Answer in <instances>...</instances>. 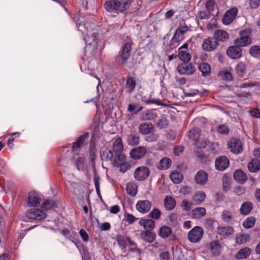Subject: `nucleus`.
I'll return each mask as SVG.
<instances>
[{"label":"nucleus","mask_w":260,"mask_h":260,"mask_svg":"<svg viewBox=\"0 0 260 260\" xmlns=\"http://www.w3.org/2000/svg\"><path fill=\"white\" fill-rule=\"evenodd\" d=\"M74 20L76 23V26L78 30L83 34L84 40L86 44L84 48L85 53H92L96 48L98 34L95 32H92L89 29L91 24L89 22L85 23L84 17L82 16L75 17Z\"/></svg>","instance_id":"nucleus-1"},{"label":"nucleus","mask_w":260,"mask_h":260,"mask_svg":"<svg viewBox=\"0 0 260 260\" xmlns=\"http://www.w3.org/2000/svg\"><path fill=\"white\" fill-rule=\"evenodd\" d=\"M131 4L130 0H113L107 1L105 4V9L110 12L118 14L127 9Z\"/></svg>","instance_id":"nucleus-2"},{"label":"nucleus","mask_w":260,"mask_h":260,"mask_svg":"<svg viewBox=\"0 0 260 260\" xmlns=\"http://www.w3.org/2000/svg\"><path fill=\"white\" fill-rule=\"evenodd\" d=\"M200 129L198 127L192 128L188 134L189 139L194 142V144L198 148H204L208 145L209 142L207 140H200Z\"/></svg>","instance_id":"nucleus-3"},{"label":"nucleus","mask_w":260,"mask_h":260,"mask_svg":"<svg viewBox=\"0 0 260 260\" xmlns=\"http://www.w3.org/2000/svg\"><path fill=\"white\" fill-rule=\"evenodd\" d=\"M204 230L200 226H195L187 234V239L192 243H199L204 236Z\"/></svg>","instance_id":"nucleus-4"},{"label":"nucleus","mask_w":260,"mask_h":260,"mask_svg":"<svg viewBox=\"0 0 260 260\" xmlns=\"http://www.w3.org/2000/svg\"><path fill=\"white\" fill-rule=\"evenodd\" d=\"M251 31L250 29H244L240 33V37L234 40V43L239 47H245L251 43L250 37Z\"/></svg>","instance_id":"nucleus-5"},{"label":"nucleus","mask_w":260,"mask_h":260,"mask_svg":"<svg viewBox=\"0 0 260 260\" xmlns=\"http://www.w3.org/2000/svg\"><path fill=\"white\" fill-rule=\"evenodd\" d=\"M177 70L181 75H191L196 71V68L191 63L185 62L179 64Z\"/></svg>","instance_id":"nucleus-6"},{"label":"nucleus","mask_w":260,"mask_h":260,"mask_svg":"<svg viewBox=\"0 0 260 260\" xmlns=\"http://www.w3.org/2000/svg\"><path fill=\"white\" fill-rule=\"evenodd\" d=\"M26 216L28 219L37 220L44 219L46 217L42 210L35 208L29 209L26 213Z\"/></svg>","instance_id":"nucleus-7"},{"label":"nucleus","mask_w":260,"mask_h":260,"mask_svg":"<svg viewBox=\"0 0 260 260\" xmlns=\"http://www.w3.org/2000/svg\"><path fill=\"white\" fill-rule=\"evenodd\" d=\"M110 144L108 143H107L101 149L100 155L101 159L103 160L106 161H112L114 157V153L112 151L111 149L108 148Z\"/></svg>","instance_id":"nucleus-8"},{"label":"nucleus","mask_w":260,"mask_h":260,"mask_svg":"<svg viewBox=\"0 0 260 260\" xmlns=\"http://www.w3.org/2000/svg\"><path fill=\"white\" fill-rule=\"evenodd\" d=\"M228 146L230 151L235 154L240 153L243 150L242 143L240 140L237 138L231 139Z\"/></svg>","instance_id":"nucleus-9"},{"label":"nucleus","mask_w":260,"mask_h":260,"mask_svg":"<svg viewBox=\"0 0 260 260\" xmlns=\"http://www.w3.org/2000/svg\"><path fill=\"white\" fill-rule=\"evenodd\" d=\"M149 175V170L148 168L142 166L138 168L134 172V176L136 180L142 181L146 179Z\"/></svg>","instance_id":"nucleus-10"},{"label":"nucleus","mask_w":260,"mask_h":260,"mask_svg":"<svg viewBox=\"0 0 260 260\" xmlns=\"http://www.w3.org/2000/svg\"><path fill=\"white\" fill-rule=\"evenodd\" d=\"M89 135L88 133L81 135L77 140L76 142L73 143L72 146V151L74 154L77 153L80 150L81 147L83 146L86 139L88 138Z\"/></svg>","instance_id":"nucleus-11"},{"label":"nucleus","mask_w":260,"mask_h":260,"mask_svg":"<svg viewBox=\"0 0 260 260\" xmlns=\"http://www.w3.org/2000/svg\"><path fill=\"white\" fill-rule=\"evenodd\" d=\"M41 199L36 191L29 192L28 194L27 205L29 207H37L40 205Z\"/></svg>","instance_id":"nucleus-12"},{"label":"nucleus","mask_w":260,"mask_h":260,"mask_svg":"<svg viewBox=\"0 0 260 260\" xmlns=\"http://www.w3.org/2000/svg\"><path fill=\"white\" fill-rule=\"evenodd\" d=\"M189 27L185 24L180 25L176 29L175 33L171 40V41L178 42L183 39V35L185 32L189 30Z\"/></svg>","instance_id":"nucleus-13"},{"label":"nucleus","mask_w":260,"mask_h":260,"mask_svg":"<svg viewBox=\"0 0 260 260\" xmlns=\"http://www.w3.org/2000/svg\"><path fill=\"white\" fill-rule=\"evenodd\" d=\"M226 54L232 59H238L242 54V50L238 46H232L229 47L226 50Z\"/></svg>","instance_id":"nucleus-14"},{"label":"nucleus","mask_w":260,"mask_h":260,"mask_svg":"<svg viewBox=\"0 0 260 260\" xmlns=\"http://www.w3.org/2000/svg\"><path fill=\"white\" fill-rule=\"evenodd\" d=\"M152 204L148 200H141L137 202L136 207L137 210L140 213H147L151 209Z\"/></svg>","instance_id":"nucleus-15"},{"label":"nucleus","mask_w":260,"mask_h":260,"mask_svg":"<svg viewBox=\"0 0 260 260\" xmlns=\"http://www.w3.org/2000/svg\"><path fill=\"white\" fill-rule=\"evenodd\" d=\"M230 164L228 158L224 156L217 157L215 162L216 169L220 171H222L226 169Z\"/></svg>","instance_id":"nucleus-16"},{"label":"nucleus","mask_w":260,"mask_h":260,"mask_svg":"<svg viewBox=\"0 0 260 260\" xmlns=\"http://www.w3.org/2000/svg\"><path fill=\"white\" fill-rule=\"evenodd\" d=\"M237 13L238 9L236 8H233L228 10L223 18V23L226 25L231 24L235 18Z\"/></svg>","instance_id":"nucleus-17"},{"label":"nucleus","mask_w":260,"mask_h":260,"mask_svg":"<svg viewBox=\"0 0 260 260\" xmlns=\"http://www.w3.org/2000/svg\"><path fill=\"white\" fill-rule=\"evenodd\" d=\"M147 153V149L145 147L140 146L133 149L130 151L131 157L134 159H140Z\"/></svg>","instance_id":"nucleus-18"},{"label":"nucleus","mask_w":260,"mask_h":260,"mask_svg":"<svg viewBox=\"0 0 260 260\" xmlns=\"http://www.w3.org/2000/svg\"><path fill=\"white\" fill-rule=\"evenodd\" d=\"M131 44L126 43L124 45L122 52L119 54V58L123 64H125L131 54Z\"/></svg>","instance_id":"nucleus-19"},{"label":"nucleus","mask_w":260,"mask_h":260,"mask_svg":"<svg viewBox=\"0 0 260 260\" xmlns=\"http://www.w3.org/2000/svg\"><path fill=\"white\" fill-rule=\"evenodd\" d=\"M68 238L70 239L76 246L79 250L82 257L83 256H88V252L86 247L79 241L76 240L73 237L70 236L68 237Z\"/></svg>","instance_id":"nucleus-20"},{"label":"nucleus","mask_w":260,"mask_h":260,"mask_svg":"<svg viewBox=\"0 0 260 260\" xmlns=\"http://www.w3.org/2000/svg\"><path fill=\"white\" fill-rule=\"evenodd\" d=\"M217 232L221 237L226 239L234 234V230L230 226H220L218 228Z\"/></svg>","instance_id":"nucleus-21"},{"label":"nucleus","mask_w":260,"mask_h":260,"mask_svg":"<svg viewBox=\"0 0 260 260\" xmlns=\"http://www.w3.org/2000/svg\"><path fill=\"white\" fill-rule=\"evenodd\" d=\"M217 45V43L213 38H209L204 41L202 47L204 50L212 51L216 49Z\"/></svg>","instance_id":"nucleus-22"},{"label":"nucleus","mask_w":260,"mask_h":260,"mask_svg":"<svg viewBox=\"0 0 260 260\" xmlns=\"http://www.w3.org/2000/svg\"><path fill=\"white\" fill-rule=\"evenodd\" d=\"M73 162L78 170H83L85 167V158L82 155L74 154Z\"/></svg>","instance_id":"nucleus-23"},{"label":"nucleus","mask_w":260,"mask_h":260,"mask_svg":"<svg viewBox=\"0 0 260 260\" xmlns=\"http://www.w3.org/2000/svg\"><path fill=\"white\" fill-rule=\"evenodd\" d=\"M123 150V145L122 142L121 138L117 137L114 140L113 146L112 150L115 155H117L119 153H122Z\"/></svg>","instance_id":"nucleus-24"},{"label":"nucleus","mask_w":260,"mask_h":260,"mask_svg":"<svg viewBox=\"0 0 260 260\" xmlns=\"http://www.w3.org/2000/svg\"><path fill=\"white\" fill-rule=\"evenodd\" d=\"M196 182L199 185H205L208 181V175L204 171H200L195 176Z\"/></svg>","instance_id":"nucleus-25"},{"label":"nucleus","mask_w":260,"mask_h":260,"mask_svg":"<svg viewBox=\"0 0 260 260\" xmlns=\"http://www.w3.org/2000/svg\"><path fill=\"white\" fill-rule=\"evenodd\" d=\"M139 224L143 226L145 231H151L155 226V222L150 219H141Z\"/></svg>","instance_id":"nucleus-26"},{"label":"nucleus","mask_w":260,"mask_h":260,"mask_svg":"<svg viewBox=\"0 0 260 260\" xmlns=\"http://www.w3.org/2000/svg\"><path fill=\"white\" fill-rule=\"evenodd\" d=\"M248 170L252 173H256L260 170V162L257 158L252 159L247 164Z\"/></svg>","instance_id":"nucleus-27"},{"label":"nucleus","mask_w":260,"mask_h":260,"mask_svg":"<svg viewBox=\"0 0 260 260\" xmlns=\"http://www.w3.org/2000/svg\"><path fill=\"white\" fill-rule=\"evenodd\" d=\"M234 179L239 183H244L247 179V175L242 170L239 169L235 171L234 173Z\"/></svg>","instance_id":"nucleus-28"},{"label":"nucleus","mask_w":260,"mask_h":260,"mask_svg":"<svg viewBox=\"0 0 260 260\" xmlns=\"http://www.w3.org/2000/svg\"><path fill=\"white\" fill-rule=\"evenodd\" d=\"M153 129V125L149 123H143L139 126V132L144 135L150 134Z\"/></svg>","instance_id":"nucleus-29"},{"label":"nucleus","mask_w":260,"mask_h":260,"mask_svg":"<svg viewBox=\"0 0 260 260\" xmlns=\"http://www.w3.org/2000/svg\"><path fill=\"white\" fill-rule=\"evenodd\" d=\"M215 40L220 42H224L228 39L229 35L226 31L223 30H217L214 32Z\"/></svg>","instance_id":"nucleus-30"},{"label":"nucleus","mask_w":260,"mask_h":260,"mask_svg":"<svg viewBox=\"0 0 260 260\" xmlns=\"http://www.w3.org/2000/svg\"><path fill=\"white\" fill-rule=\"evenodd\" d=\"M157 114L154 110H149L144 111L142 114V119L144 120H155Z\"/></svg>","instance_id":"nucleus-31"},{"label":"nucleus","mask_w":260,"mask_h":260,"mask_svg":"<svg viewBox=\"0 0 260 260\" xmlns=\"http://www.w3.org/2000/svg\"><path fill=\"white\" fill-rule=\"evenodd\" d=\"M210 250L213 256H218L221 252V245L217 242H212L209 245Z\"/></svg>","instance_id":"nucleus-32"},{"label":"nucleus","mask_w":260,"mask_h":260,"mask_svg":"<svg viewBox=\"0 0 260 260\" xmlns=\"http://www.w3.org/2000/svg\"><path fill=\"white\" fill-rule=\"evenodd\" d=\"M170 178L174 183L179 184L182 181L183 176L178 171H173L170 173Z\"/></svg>","instance_id":"nucleus-33"},{"label":"nucleus","mask_w":260,"mask_h":260,"mask_svg":"<svg viewBox=\"0 0 260 260\" xmlns=\"http://www.w3.org/2000/svg\"><path fill=\"white\" fill-rule=\"evenodd\" d=\"M190 214L192 218L198 219L205 215L206 214V209L203 207H197L193 209Z\"/></svg>","instance_id":"nucleus-34"},{"label":"nucleus","mask_w":260,"mask_h":260,"mask_svg":"<svg viewBox=\"0 0 260 260\" xmlns=\"http://www.w3.org/2000/svg\"><path fill=\"white\" fill-rule=\"evenodd\" d=\"M176 200L170 196H167L164 200V205L168 210H173L176 206Z\"/></svg>","instance_id":"nucleus-35"},{"label":"nucleus","mask_w":260,"mask_h":260,"mask_svg":"<svg viewBox=\"0 0 260 260\" xmlns=\"http://www.w3.org/2000/svg\"><path fill=\"white\" fill-rule=\"evenodd\" d=\"M252 208L253 205L250 202H244L241 206L240 212L242 215H246L250 213Z\"/></svg>","instance_id":"nucleus-36"},{"label":"nucleus","mask_w":260,"mask_h":260,"mask_svg":"<svg viewBox=\"0 0 260 260\" xmlns=\"http://www.w3.org/2000/svg\"><path fill=\"white\" fill-rule=\"evenodd\" d=\"M126 191L128 194L132 197L136 195L138 192V187L137 185L133 182H128L126 184Z\"/></svg>","instance_id":"nucleus-37"},{"label":"nucleus","mask_w":260,"mask_h":260,"mask_svg":"<svg viewBox=\"0 0 260 260\" xmlns=\"http://www.w3.org/2000/svg\"><path fill=\"white\" fill-rule=\"evenodd\" d=\"M141 238L148 243H152L155 239V235L151 231H145L140 234Z\"/></svg>","instance_id":"nucleus-38"},{"label":"nucleus","mask_w":260,"mask_h":260,"mask_svg":"<svg viewBox=\"0 0 260 260\" xmlns=\"http://www.w3.org/2000/svg\"><path fill=\"white\" fill-rule=\"evenodd\" d=\"M125 161V156L121 153L115 155L112 160V163L114 167H118Z\"/></svg>","instance_id":"nucleus-39"},{"label":"nucleus","mask_w":260,"mask_h":260,"mask_svg":"<svg viewBox=\"0 0 260 260\" xmlns=\"http://www.w3.org/2000/svg\"><path fill=\"white\" fill-rule=\"evenodd\" d=\"M199 70L202 73V75L204 77L208 76L211 73V67L207 63L202 62L200 63Z\"/></svg>","instance_id":"nucleus-40"},{"label":"nucleus","mask_w":260,"mask_h":260,"mask_svg":"<svg viewBox=\"0 0 260 260\" xmlns=\"http://www.w3.org/2000/svg\"><path fill=\"white\" fill-rule=\"evenodd\" d=\"M251 250L249 248L245 247L240 250L236 254L237 259H245L247 258L251 254Z\"/></svg>","instance_id":"nucleus-41"},{"label":"nucleus","mask_w":260,"mask_h":260,"mask_svg":"<svg viewBox=\"0 0 260 260\" xmlns=\"http://www.w3.org/2000/svg\"><path fill=\"white\" fill-rule=\"evenodd\" d=\"M206 198V194L204 192L199 191L197 192L193 198V202L196 205H199Z\"/></svg>","instance_id":"nucleus-42"},{"label":"nucleus","mask_w":260,"mask_h":260,"mask_svg":"<svg viewBox=\"0 0 260 260\" xmlns=\"http://www.w3.org/2000/svg\"><path fill=\"white\" fill-rule=\"evenodd\" d=\"M172 164V160L168 157H164L159 161L158 168L160 170H167L169 169Z\"/></svg>","instance_id":"nucleus-43"},{"label":"nucleus","mask_w":260,"mask_h":260,"mask_svg":"<svg viewBox=\"0 0 260 260\" xmlns=\"http://www.w3.org/2000/svg\"><path fill=\"white\" fill-rule=\"evenodd\" d=\"M178 57L184 62H188L191 59V56L186 50H182V49H178Z\"/></svg>","instance_id":"nucleus-44"},{"label":"nucleus","mask_w":260,"mask_h":260,"mask_svg":"<svg viewBox=\"0 0 260 260\" xmlns=\"http://www.w3.org/2000/svg\"><path fill=\"white\" fill-rule=\"evenodd\" d=\"M139 136L136 134H131L127 136V142L132 146L136 145L139 143Z\"/></svg>","instance_id":"nucleus-45"},{"label":"nucleus","mask_w":260,"mask_h":260,"mask_svg":"<svg viewBox=\"0 0 260 260\" xmlns=\"http://www.w3.org/2000/svg\"><path fill=\"white\" fill-rule=\"evenodd\" d=\"M136 87V81L132 77L128 78L127 79L126 83L125 85V88L127 92L131 93L133 92Z\"/></svg>","instance_id":"nucleus-46"},{"label":"nucleus","mask_w":260,"mask_h":260,"mask_svg":"<svg viewBox=\"0 0 260 260\" xmlns=\"http://www.w3.org/2000/svg\"><path fill=\"white\" fill-rule=\"evenodd\" d=\"M172 233L171 229L167 226H162L159 231V235L163 238H167Z\"/></svg>","instance_id":"nucleus-47"},{"label":"nucleus","mask_w":260,"mask_h":260,"mask_svg":"<svg viewBox=\"0 0 260 260\" xmlns=\"http://www.w3.org/2000/svg\"><path fill=\"white\" fill-rule=\"evenodd\" d=\"M57 203L52 200H46L42 205V208L47 210L56 207Z\"/></svg>","instance_id":"nucleus-48"},{"label":"nucleus","mask_w":260,"mask_h":260,"mask_svg":"<svg viewBox=\"0 0 260 260\" xmlns=\"http://www.w3.org/2000/svg\"><path fill=\"white\" fill-rule=\"evenodd\" d=\"M255 218L254 217H248L243 222V226L246 229L252 228L255 222Z\"/></svg>","instance_id":"nucleus-49"},{"label":"nucleus","mask_w":260,"mask_h":260,"mask_svg":"<svg viewBox=\"0 0 260 260\" xmlns=\"http://www.w3.org/2000/svg\"><path fill=\"white\" fill-rule=\"evenodd\" d=\"M249 53L255 58H260V45L252 46L249 49Z\"/></svg>","instance_id":"nucleus-50"},{"label":"nucleus","mask_w":260,"mask_h":260,"mask_svg":"<svg viewBox=\"0 0 260 260\" xmlns=\"http://www.w3.org/2000/svg\"><path fill=\"white\" fill-rule=\"evenodd\" d=\"M249 240V236L247 234H242L237 237L236 242L238 244H243L246 243Z\"/></svg>","instance_id":"nucleus-51"},{"label":"nucleus","mask_w":260,"mask_h":260,"mask_svg":"<svg viewBox=\"0 0 260 260\" xmlns=\"http://www.w3.org/2000/svg\"><path fill=\"white\" fill-rule=\"evenodd\" d=\"M233 218V212L231 211L225 210L221 214V218L224 222H230Z\"/></svg>","instance_id":"nucleus-52"},{"label":"nucleus","mask_w":260,"mask_h":260,"mask_svg":"<svg viewBox=\"0 0 260 260\" xmlns=\"http://www.w3.org/2000/svg\"><path fill=\"white\" fill-rule=\"evenodd\" d=\"M236 72L239 77H243L246 73L245 65L242 62L238 63L236 68Z\"/></svg>","instance_id":"nucleus-53"},{"label":"nucleus","mask_w":260,"mask_h":260,"mask_svg":"<svg viewBox=\"0 0 260 260\" xmlns=\"http://www.w3.org/2000/svg\"><path fill=\"white\" fill-rule=\"evenodd\" d=\"M161 215V212L157 208H154L149 213V216L154 219H158Z\"/></svg>","instance_id":"nucleus-54"},{"label":"nucleus","mask_w":260,"mask_h":260,"mask_svg":"<svg viewBox=\"0 0 260 260\" xmlns=\"http://www.w3.org/2000/svg\"><path fill=\"white\" fill-rule=\"evenodd\" d=\"M116 240L121 248L123 249L126 247V239H125L122 236H117Z\"/></svg>","instance_id":"nucleus-55"},{"label":"nucleus","mask_w":260,"mask_h":260,"mask_svg":"<svg viewBox=\"0 0 260 260\" xmlns=\"http://www.w3.org/2000/svg\"><path fill=\"white\" fill-rule=\"evenodd\" d=\"M79 234L83 242L85 243L88 242L89 235L85 230L81 229L79 232Z\"/></svg>","instance_id":"nucleus-56"},{"label":"nucleus","mask_w":260,"mask_h":260,"mask_svg":"<svg viewBox=\"0 0 260 260\" xmlns=\"http://www.w3.org/2000/svg\"><path fill=\"white\" fill-rule=\"evenodd\" d=\"M219 75L222 76L223 80L226 81H231L233 79L232 74L229 71H223L222 72H220Z\"/></svg>","instance_id":"nucleus-57"},{"label":"nucleus","mask_w":260,"mask_h":260,"mask_svg":"<svg viewBox=\"0 0 260 260\" xmlns=\"http://www.w3.org/2000/svg\"><path fill=\"white\" fill-rule=\"evenodd\" d=\"M217 132L220 134L226 135L228 134L229 129L227 126L222 124L218 126Z\"/></svg>","instance_id":"nucleus-58"},{"label":"nucleus","mask_w":260,"mask_h":260,"mask_svg":"<svg viewBox=\"0 0 260 260\" xmlns=\"http://www.w3.org/2000/svg\"><path fill=\"white\" fill-rule=\"evenodd\" d=\"M210 15L209 11H201L199 12L198 16L201 19H207L209 18Z\"/></svg>","instance_id":"nucleus-59"},{"label":"nucleus","mask_w":260,"mask_h":260,"mask_svg":"<svg viewBox=\"0 0 260 260\" xmlns=\"http://www.w3.org/2000/svg\"><path fill=\"white\" fill-rule=\"evenodd\" d=\"M146 103L149 104H155L157 105L162 106L164 107H166L167 105L166 104L163 103L160 100H153V99H148Z\"/></svg>","instance_id":"nucleus-60"},{"label":"nucleus","mask_w":260,"mask_h":260,"mask_svg":"<svg viewBox=\"0 0 260 260\" xmlns=\"http://www.w3.org/2000/svg\"><path fill=\"white\" fill-rule=\"evenodd\" d=\"M117 167L119 168V171L121 172L124 173L131 167V165L129 163L125 161Z\"/></svg>","instance_id":"nucleus-61"},{"label":"nucleus","mask_w":260,"mask_h":260,"mask_svg":"<svg viewBox=\"0 0 260 260\" xmlns=\"http://www.w3.org/2000/svg\"><path fill=\"white\" fill-rule=\"evenodd\" d=\"M94 183L96 193L98 194H100V177L99 176L95 175L94 176Z\"/></svg>","instance_id":"nucleus-62"},{"label":"nucleus","mask_w":260,"mask_h":260,"mask_svg":"<svg viewBox=\"0 0 260 260\" xmlns=\"http://www.w3.org/2000/svg\"><path fill=\"white\" fill-rule=\"evenodd\" d=\"M181 207L185 211H189L191 207V203L187 200H183L181 203Z\"/></svg>","instance_id":"nucleus-63"},{"label":"nucleus","mask_w":260,"mask_h":260,"mask_svg":"<svg viewBox=\"0 0 260 260\" xmlns=\"http://www.w3.org/2000/svg\"><path fill=\"white\" fill-rule=\"evenodd\" d=\"M206 7L208 9V11H212L214 10L215 5L214 1L208 0L206 4Z\"/></svg>","instance_id":"nucleus-64"}]
</instances>
